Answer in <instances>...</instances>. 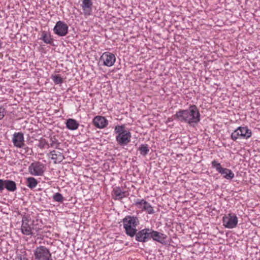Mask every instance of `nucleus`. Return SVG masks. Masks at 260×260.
I'll return each instance as SVG.
<instances>
[{
    "instance_id": "1",
    "label": "nucleus",
    "mask_w": 260,
    "mask_h": 260,
    "mask_svg": "<svg viewBox=\"0 0 260 260\" xmlns=\"http://www.w3.org/2000/svg\"><path fill=\"white\" fill-rule=\"evenodd\" d=\"M174 118L185 122L190 127H196L201 120V114L198 107L191 105L185 110L180 109L173 115Z\"/></svg>"
},
{
    "instance_id": "2",
    "label": "nucleus",
    "mask_w": 260,
    "mask_h": 260,
    "mask_svg": "<svg viewBox=\"0 0 260 260\" xmlns=\"http://www.w3.org/2000/svg\"><path fill=\"white\" fill-rule=\"evenodd\" d=\"M114 133L116 134V141L120 146H126L131 142L132 135L126 129L125 124L116 125Z\"/></svg>"
},
{
    "instance_id": "3",
    "label": "nucleus",
    "mask_w": 260,
    "mask_h": 260,
    "mask_svg": "<svg viewBox=\"0 0 260 260\" xmlns=\"http://www.w3.org/2000/svg\"><path fill=\"white\" fill-rule=\"evenodd\" d=\"M123 228L126 235L131 238L134 237L136 235L137 226L139 225L140 221L138 217L127 215L123 219Z\"/></svg>"
},
{
    "instance_id": "4",
    "label": "nucleus",
    "mask_w": 260,
    "mask_h": 260,
    "mask_svg": "<svg viewBox=\"0 0 260 260\" xmlns=\"http://www.w3.org/2000/svg\"><path fill=\"white\" fill-rule=\"evenodd\" d=\"M34 260H53L50 250L45 246H37L34 250Z\"/></svg>"
},
{
    "instance_id": "5",
    "label": "nucleus",
    "mask_w": 260,
    "mask_h": 260,
    "mask_svg": "<svg viewBox=\"0 0 260 260\" xmlns=\"http://www.w3.org/2000/svg\"><path fill=\"white\" fill-rule=\"evenodd\" d=\"M211 165L212 167L214 168L219 173L222 175L223 178L230 180L234 178L235 175L232 171L227 168H222L221 164L217 160H213Z\"/></svg>"
},
{
    "instance_id": "6",
    "label": "nucleus",
    "mask_w": 260,
    "mask_h": 260,
    "mask_svg": "<svg viewBox=\"0 0 260 260\" xmlns=\"http://www.w3.org/2000/svg\"><path fill=\"white\" fill-rule=\"evenodd\" d=\"M238 222V219L235 214L229 213L222 218L223 226L228 229L235 228Z\"/></svg>"
},
{
    "instance_id": "7",
    "label": "nucleus",
    "mask_w": 260,
    "mask_h": 260,
    "mask_svg": "<svg viewBox=\"0 0 260 260\" xmlns=\"http://www.w3.org/2000/svg\"><path fill=\"white\" fill-rule=\"evenodd\" d=\"M151 229L145 228L139 231L136 230V235H134L137 241L145 243L150 240Z\"/></svg>"
},
{
    "instance_id": "8",
    "label": "nucleus",
    "mask_w": 260,
    "mask_h": 260,
    "mask_svg": "<svg viewBox=\"0 0 260 260\" xmlns=\"http://www.w3.org/2000/svg\"><path fill=\"white\" fill-rule=\"evenodd\" d=\"M135 205L143 211L146 212L149 214L154 213V210L151 205L144 199H137L135 200Z\"/></svg>"
},
{
    "instance_id": "9",
    "label": "nucleus",
    "mask_w": 260,
    "mask_h": 260,
    "mask_svg": "<svg viewBox=\"0 0 260 260\" xmlns=\"http://www.w3.org/2000/svg\"><path fill=\"white\" fill-rule=\"evenodd\" d=\"M44 171V165L39 161L32 162L28 167V172L34 176H42Z\"/></svg>"
},
{
    "instance_id": "10",
    "label": "nucleus",
    "mask_w": 260,
    "mask_h": 260,
    "mask_svg": "<svg viewBox=\"0 0 260 260\" xmlns=\"http://www.w3.org/2000/svg\"><path fill=\"white\" fill-rule=\"evenodd\" d=\"M69 27L63 21H58L56 23L53 30L54 34L59 37L66 36L68 33Z\"/></svg>"
},
{
    "instance_id": "11",
    "label": "nucleus",
    "mask_w": 260,
    "mask_h": 260,
    "mask_svg": "<svg viewBox=\"0 0 260 260\" xmlns=\"http://www.w3.org/2000/svg\"><path fill=\"white\" fill-rule=\"evenodd\" d=\"M100 60L103 61V65L107 67H112L116 61V57L114 54L109 52H106L100 57Z\"/></svg>"
},
{
    "instance_id": "12",
    "label": "nucleus",
    "mask_w": 260,
    "mask_h": 260,
    "mask_svg": "<svg viewBox=\"0 0 260 260\" xmlns=\"http://www.w3.org/2000/svg\"><path fill=\"white\" fill-rule=\"evenodd\" d=\"M30 221L29 217L26 215H24L22 218V225L21 228V232L22 234L26 235H32L31 232L32 228L31 227L29 222Z\"/></svg>"
},
{
    "instance_id": "13",
    "label": "nucleus",
    "mask_w": 260,
    "mask_h": 260,
    "mask_svg": "<svg viewBox=\"0 0 260 260\" xmlns=\"http://www.w3.org/2000/svg\"><path fill=\"white\" fill-rule=\"evenodd\" d=\"M13 136L12 141L15 147L23 148L25 146L23 133L20 132L15 133Z\"/></svg>"
},
{
    "instance_id": "14",
    "label": "nucleus",
    "mask_w": 260,
    "mask_h": 260,
    "mask_svg": "<svg viewBox=\"0 0 260 260\" xmlns=\"http://www.w3.org/2000/svg\"><path fill=\"white\" fill-rule=\"evenodd\" d=\"M150 239L152 238L154 241L159 242L161 244L165 243V240L167 236L164 234L154 231L151 229Z\"/></svg>"
},
{
    "instance_id": "15",
    "label": "nucleus",
    "mask_w": 260,
    "mask_h": 260,
    "mask_svg": "<svg viewBox=\"0 0 260 260\" xmlns=\"http://www.w3.org/2000/svg\"><path fill=\"white\" fill-rule=\"evenodd\" d=\"M94 125L99 128L105 127L108 124V120L103 116H96L93 119Z\"/></svg>"
},
{
    "instance_id": "16",
    "label": "nucleus",
    "mask_w": 260,
    "mask_h": 260,
    "mask_svg": "<svg viewBox=\"0 0 260 260\" xmlns=\"http://www.w3.org/2000/svg\"><path fill=\"white\" fill-rule=\"evenodd\" d=\"M93 3L91 0H82V8L85 16H89L92 14Z\"/></svg>"
},
{
    "instance_id": "17",
    "label": "nucleus",
    "mask_w": 260,
    "mask_h": 260,
    "mask_svg": "<svg viewBox=\"0 0 260 260\" xmlns=\"http://www.w3.org/2000/svg\"><path fill=\"white\" fill-rule=\"evenodd\" d=\"M50 154L51 155V158L53 160L54 164L60 163L63 160V159H64V157L62 153L58 150H52L50 151Z\"/></svg>"
},
{
    "instance_id": "18",
    "label": "nucleus",
    "mask_w": 260,
    "mask_h": 260,
    "mask_svg": "<svg viewBox=\"0 0 260 260\" xmlns=\"http://www.w3.org/2000/svg\"><path fill=\"white\" fill-rule=\"evenodd\" d=\"M112 196L114 200H120L126 197V192L122 191L119 187H116L113 190Z\"/></svg>"
},
{
    "instance_id": "19",
    "label": "nucleus",
    "mask_w": 260,
    "mask_h": 260,
    "mask_svg": "<svg viewBox=\"0 0 260 260\" xmlns=\"http://www.w3.org/2000/svg\"><path fill=\"white\" fill-rule=\"evenodd\" d=\"M66 124L67 128L71 131L76 130L79 125V123L75 119L72 118L67 119Z\"/></svg>"
},
{
    "instance_id": "20",
    "label": "nucleus",
    "mask_w": 260,
    "mask_h": 260,
    "mask_svg": "<svg viewBox=\"0 0 260 260\" xmlns=\"http://www.w3.org/2000/svg\"><path fill=\"white\" fill-rule=\"evenodd\" d=\"M5 188L9 192H14L17 190L16 183L11 180H5Z\"/></svg>"
},
{
    "instance_id": "21",
    "label": "nucleus",
    "mask_w": 260,
    "mask_h": 260,
    "mask_svg": "<svg viewBox=\"0 0 260 260\" xmlns=\"http://www.w3.org/2000/svg\"><path fill=\"white\" fill-rule=\"evenodd\" d=\"M239 128L241 130V139H248L251 137L252 133L251 131L247 127L239 126Z\"/></svg>"
},
{
    "instance_id": "22",
    "label": "nucleus",
    "mask_w": 260,
    "mask_h": 260,
    "mask_svg": "<svg viewBox=\"0 0 260 260\" xmlns=\"http://www.w3.org/2000/svg\"><path fill=\"white\" fill-rule=\"evenodd\" d=\"M40 39L42 40L45 43L50 45H51L53 42V39L52 38L51 35L45 31H43L42 32Z\"/></svg>"
},
{
    "instance_id": "23",
    "label": "nucleus",
    "mask_w": 260,
    "mask_h": 260,
    "mask_svg": "<svg viewBox=\"0 0 260 260\" xmlns=\"http://www.w3.org/2000/svg\"><path fill=\"white\" fill-rule=\"evenodd\" d=\"M48 147H52L57 149H60L59 148V146L60 143L58 142V140L56 139L55 136L51 137L50 138V140L49 142H48Z\"/></svg>"
},
{
    "instance_id": "24",
    "label": "nucleus",
    "mask_w": 260,
    "mask_h": 260,
    "mask_svg": "<svg viewBox=\"0 0 260 260\" xmlns=\"http://www.w3.org/2000/svg\"><path fill=\"white\" fill-rule=\"evenodd\" d=\"M38 182L34 177H29L26 179V185L30 189H33L37 185Z\"/></svg>"
},
{
    "instance_id": "25",
    "label": "nucleus",
    "mask_w": 260,
    "mask_h": 260,
    "mask_svg": "<svg viewBox=\"0 0 260 260\" xmlns=\"http://www.w3.org/2000/svg\"><path fill=\"white\" fill-rule=\"evenodd\" d=\"M138 150L142 155L145 156L149 152V146L147 144H141L139 147Z\"/></svg>"
},
{
    "instance_id": "26",
    "label": "nucleus",
    "mask_w": 260,
    "mask_h": 260,
    "mask_svg": "<svg viewBox=\"0 0 260 260\" xmlns=\"http://www.w3.org/2000/svg\"><path fill=\"white\" fill-rule=\"evenodd\" d=\"M241 130L239 127L231 134V139L233 141H236L238 139H241Z\"/></svg>"
},
{
    "instance_id": "27",
    "label": "nucleus",
    "mask_w": 260,
    "mask_h": 260,
    "mask_svg": "<svg viewBox=\"0 0 260 260\" xmlns=\"http://www.w3.org/2000/svg\"><path fill=\"white\" fill-rule=\"evenodd\" d=\"M51 78L56 84H59L63 83L62 78L59 74L52 75Z\"/></svg>"
},
{
    "instance_id": "28",
    "label": "nucleus",
    "mask_w": 260,
    "mask_h": 260,
    "mask_svg": "<svg viewBox=\"0 0 260 260\" xmlns=\"http://www.w3.org/2000/svg\"><path fill=\"white\" fill-rule=\"evenodd\" d=\"M48 142L45 139H41L39 143L38 147L41 149L49 148Z\"/></svg>"
},
{
    "instance_id": "29",
    "label": "nucleus",
    "mask_w": 260,
    "mask_h": 260,
    "mask_svg": "<svg viewBox=\"0 0 260 260\" xmlns=\"http://www.w3.org/2000/svg\"><path fill=\"white\" fill-rule=\"evenodd\" d=\"M52 198L54 201L59 203H62L64 200L62 195L59 192H56L54 194Z\"/></svg>"
},
{
    "instance_id": "30",
    "label": "nucleus",
    "mask_w": 260,
    "mask_h": 260,
    "mask_svg": "<svg viewBox=\"0 0 260 260\" xmlns=\"http://www.w3.org/2000/svg\"><path fill=\"white\" fill-rule=\"evenodd\" d=\"M23 148L25 150L24 152L27 153V154L31 155L32 153V150L31 148H29L28 147L26 146L25 145L23 147Z\"/></svg>"
},
{
    "instance_id": "31",
    "label": "nucleus",
    "mask_w": 260,
    "mask_h": 260,
    "mask_svg": "<svg viewBox=\"0 0 260 260\" xmlns=\"http://www.w3.org/2000/svg\"><path fill=\"white\" fill-rule=\"evenodd\" d=\"M5 180L0 179V192H2L5 189Z\"/></svg>"
},
{
    "instance_id": "32",
    "label": "nucleus",
    "mask_w": 260,
    "mask_h": 260,
    "mask_svg": "<svg viewBox=\"0 0 260 260\" xmlns=\"http://www.w3.org/2000/svg\"><path fill=\"white\" fill-rule=\"evenodd\" d=\"M6 114V110L3 107H0V120L2 119Z\"/></svg>"
},
{
    "instance_id": "33",
    "label": "nucleus",
    "mask_w": 260,
    "mask_h": 260,
    "mask_svg": "<svg viewBox=\"0 0 260 260\" xmlns=\"http://www.w3.org/2000/svg\"><path fill=\"white\" fill-rule=\"evenodd\" d=\"M18 258L19 260H28V258L26 257L25 254L20 255L18 256Z\"/></svg>"
},
{
    "instance_id": "34",
    "label": "nucleus",
    "mask_w": 260,
    "mask_h": 260,
    "mask_svg": "<svg viewBox=\"0 0 260 260\" xmlns=\"http://www.w3.org/2000/svg\"><path fill=\"white\" fill-rule=\"evenodd\" d=\"M2 44H3V42L0 40V49L2 48Z\"/></svg>"
}]
</instances>
